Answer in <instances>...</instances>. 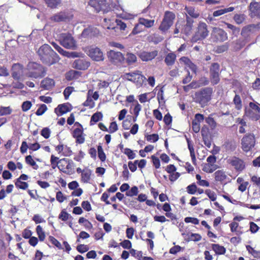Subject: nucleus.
<instances>
[{"mask_svg":"<svg viewBox=\"0 0 260 260\" xmlns=\"http://www.w3.org/2000/svg\"><path fill=\"white\" fill-rule=\"evenodd\" d=\"M37 53L42 62L48 66L56 63L59 59L57 54L53 51L49 45L46 44L41 46L38 49Z\"/></svg>","mask_w":260,"mask_h":260,"instance_id":"f257e3e1","label":"nucleus"},{"mask_svg":"<svg viewBox=\"0 0 260 260\" xmlns=\"http://www.w3.org/2000/svg\"><path fill=\"white\" fill-rule=\"evenodd\" d=\"M28 72L27 76L32 78H42L46 74L44 68L41 64L34 62H29L27 65Z\"/></svg>","mask_w":260,"mask_h":260,"instance_id":"f03ea898","label":"nucleus"},{"mask_svg":"<svg viewBox=\"0 0 260 260\" xmlns=\"http://www.w3.org/2000/svg\"><path fill=\"white\" fill-rule=\"evenodd\" d=\"M213 93V89L211 87H205L196 92L194 94L196 102L199 104H205L211 100Z\"/></svg>","mask_w":260,"mask_h":260,"instance_id":"7ed1b4c3","label":"nucleus"},{"mask_svg":"<svg viewBox=\"0 0 260 260\" xmlns=\"http://www.w3.org/2000/svg\"><path fill=\"white\" fill-rule=\"evenodd\" d=\"M123 78L134 82L138 87L142 86L144 81L146 79V77L142 75V72L138 70L124 74Z\"/></svg>","mask_w":260,"mask_h":260,"instance_id":"20e7f679","label":"nucleus"},{"mask_svg":"<svg viewBox=\"0 0 260 260\" xmlns=\"http://www.w3.org/2000/svg\"><path fill=\"white\" fill-rule=\"evenodd\" d=\"M209 35V31L207 28V25L203 22H199L196 28L194 34L192 37V41L197 42L201 41L207 37Z\"/></svg>","mask_w":260,"mask_h":260,"instance_id":"39448f33","label":"nucleus"},{"mask_svg":"<svg viewBox=\"0 0 260 260\" xmlns=\"http://www.w3.org/2000/svg\"><path fill=\"white\" fill-rule=\"evenodd\" d=\"M258 103L250 102L249 108H245L244 116L252 120L257 121L260 119V108Z\"/></svg>","mask_w":260,"mask_h":260,"instance_id":"423d86ee","label":"nucleus"},{"mask_svg":"<svg viewBox=\"0 0 260 260\" xmlns=\"http://www.w3.org/2000/svg\"><path fill=\"white\" fill-rule=\"evenodd\" d=\"M85 52L94 61H100L104 59L103 51L97 47L93 46L87 47L85 48Z\"/></svg>","mask_w":260,"mask_h":260,"instance_id":"0eeeda50","label":"nucleus"},{"mask_svg":"<svg viewBox=\"0 0 260 260\" xmlns=\"http://www.w3.org/2000/svg\"><path fill=\"white\" fill-rule=\"evenodd\" d=\"M59 39L60 44L64 47L71 49H74L76 48V41L70 34H61Z\"/></svg>","mask_w":260,"mask_h":260,"instance_id":"6e6552de","label":"nucleus"},{"mask_svg":"<svg viewBox=\"0 0 260 260\" xmlns=\"http://www.w3.org/2000/svg\"><path fill=\"white\" fill-rule=\"evenodd\" d=\"M255 140L253 134L245 135L241 140V148L246 152L250 151L255 145Z\"/></svg>","mask_w":260,"mask_h":260,"instance_id":"1a4fd4ad","label":"nucleus"},{"mask_svg":"<svg viewBox=\"0 0 260 260\" xmlns=\"http://www.w3.org/2000/svg\"><path fill=\"white\" fill-rule=\"evenodd\" d=\"M175 18V15L173 12H166L159 29L162 32L167 31L173 25Z\"/></svg>","mask_w":260,"mask_h":260,"instance_id":"9d476101","label":"nucleus"},{"mask_svg":"<svg viewBox=\"0 0 260 260\" xmlns=\"http://www.w3.org/2000/svg\"><path fill=\"white\" fill-rule=\"evenodd\" d=\"M74 167V164L71 159L62 158L58 161V168L64 173L67 174L72 173Z\"/></svg>","mask_w":260,"mask_h":260,"instance_id":"9b49d317","label":"nucleus"},{"mask_svg":"<svg viewBox=\"0 0 260 260\" xmlns=\"http://www.w3.org/2000/svg\"><path fill=\"white\" fill-rule=\"evenodd\" d=\"M178 21L181 26V33L186 36L190 35L192 32L194 20L187 15H186L185 20Z\"/></svg>","mask_w":260,"mask_h":260,"instance_id":"f8f14e48","label":"nucleus"},{"mask_svg":"<svg viewBox=\"0 0 260 260\" xmlns=\"http://www.w3.org/2000/svg\"><path fill=\"white\" fill-rule=\"evenodd\" d=\"M227 162L238 172H241L245 168V163L244 161L236 156L230 157L228 159Z\"/></svg>","mask_w":260,"mask_h":260,"instance_id":"ddd939ff","label":"nucleus"},{"mask_svg":"<svg viewBox=\"0 0 260 260\" xmlns=\"http://www.w3.org/2000/svg\"><path fill=\"white\" fill-rule=\"evenodd\" d=\"M219 65L217 63H213L210 68V79L212 84L215 85L219 83Z\"/></svg>","mask_w":260,"mask_h":260,"instance_id":"4468645a","label":"nucleus"},{"mask_svg":"<svg viewBox=\"0 0 260 260\" xmlns=\"http://www.w3.org/2000/svg\"><path fill=\"white\" fill-rule=\"evenodd\" d=\"M89 5L93 7L96 12L101 11L105 12L108 10L106 0H90Z\"/></svg>","mask_w":260,"mask_h":260,"instance_id":"2eb2a0df","label":"nucleus"},{"mask_svg":"<svg viewBox=\"0 0 260 260\" xmlns=\"http://www.w3.org/2000/svg\"><path fill=\"white\" fill-rule=\"evenodd\" d=\"M211 35L216 41L224 42L228 39L227 33L219 28L214 27Z\"/></svg>","mask_w":260,"mask_h":260,"instance_id":"dca6fc26","label":"nucleus"},{"mask_svg":"<svg viewBox=\"0 0 260 260\" xmlns=\"http://www.w3.org/2000/svg\"><path fill=\"white\" fill-rule=\"evenodd\" d=\"M108 55L110 60L114 64L121 63L125 59L122 53L114 50H110L108 52Z\"/></svg>","mask_w":260,"mask_h":260,"instance_id":"f3484780","label":"nucleus"},{"mask_svg":"<svg viewBox=\"0 0 260 260\" xmlns=\"http://www.w3.org/2000/svg\"><path fill=\"white\" fill-rule=\"evenodd\" d=\"M89 66L90 62L82 57L75 60L72 64L73 68L79 70H85Z\"/></svg>","mask_w":260,"mask_h":260,"instance_id":"a211bd4d","label":"nucleus"},{"mask_svg":"<svg viewBox=\"0 0 260 260\" xmlns=\"http://www.w3.org/2000/svg\"><path fill=\"white\" fill-rule=\"evenodd\" d=\"M248 10L251 18H260V3L255 1L251 2L248 6Z\"/></svg>","mask_w":260,"mask_h":260,"instance_id":"6ab92c4d","label":"nucleus"},{"mask_svg":"<svg viewBox=\"0 0 260 260\" xmlns=\"http://www.w3.org/2000/svg\"><path fill=\"white\" fill-rule=\"evenodd\" d=\"M158 51L156 50L148 52L142 51L138 54V56L143 61L152 60L158 55Z\"/></svg>","mask_w":260,"mask_h":260,"instance_id":"aec40b11","label":"nucleus"},{"mask_svg":"<svg viewBox=\"0 0 260 260\" xmlns=\"http://www.w3.org/2000/svg\"><path fill=\"white\" fill-rule=\"evenodd\" d=\"M70 19L69 14L66 11L59 12L50 17V20L54 22L64 21Z\"/></svg>","mask_w":260,"mask_h":260,"instance_id":"412c9836","label":"nucleus"},{"mask_svg":"<svg viewBox=\"0 0 260 260\" xmlns=\"http://www.w3.org/2000/svg\"><path fill=\"white\" fill-rule=\"evenodd\" d=\"M73 137L76 139V142L78 144H83L85 142V137L83 135V130L81 128H76L73 132Z\"/></svg>","mask_w":260,"mask_h":260,"instance_id":"4be33fe9","label":"nucleus"},{"mask_svg":"<svg viewBox=\"0 0 260 260\" xmlns=\"http://www.w3.org/2000/svg\"><path fill=\"white\" fill-rule=\"evenodd\" d=\"M12 76L16 80H19L23 72V67L19 63H15L12 68Z\"/></svg>","mask_w":260,"mask_h":260,"instance_id":"5701e85b","label":"nucleus"},{"mask_svg":"<svg viewBox=\"0 0 260 260\" xmlns=\"http://www.w3.org/2000/svg\"><path fill=\"white\" fill-rule=\"evenodd\" d=\"M100 33L99 29L93 26H89L83 30L82 37L83 38L92 37L98 35Z\"/></svg>","mask_w":260,"mask_h":260,"instance_id":"b1692460","label":"nucleus"},{"mask_svg":"<svg viewBox=\"0 0 260 260\" xmlns=\"http://www.w3.org/2000/svg\"><path fill=\"white\" fill-rule=\"evenodd\" d=\"M71 105L69 104H63L59 105L54 110L55 113L57 115H62L71 110Z\"/></svg>","mask_w":260,"mask_h":260,"instance_id":"393cba45","label":"nucleus"},{"mask_svg":"<svg viewBox=\"0 0 260 260\" xmlns=\"http://www.w3.org/2000/svg\"><path fill=\"white\" fill-rule=\"evenodd\" d=\"M55 85V82L53 79L46 78L41 82V87L44 89L49 90L52 89Z\"/></svg>","mask_w":260,"mask_h":260,"instance_id":"a878e982","label":"nucleus"},{"mask_svg":"<svg viewBox=\"0 0 260 260\" xmlns=\"http://www.w3.org/2000/svg\"><path fill=\"white\" fill-rule=\"evenodd\" d=\"M254 27V25H248L244 26L242 29L241 32V36L248 41V37L250 35L252 29Z\"/></svg>","mask_w":260,"mask_h":260,"instance_id":"bb28decb","label":"nucleus"},{"mask_svg":"<svg viewBox=\"0 0 260 260\" xmlns=\"http://www.w3.org/2000/svg\"><path fill=\"white\" fill-rule=\"evenodd\" d=\"M202 166V170L207 173H212L218 168L216 164L209 163L203 164Z\"/></svg>","mask_w":260,"mask_h":260,"instance_id":"cd10ccee","label":"nucleus"},{"mask_svg":"<svg viewBox=\"0 0 260 260\" xmlns=\"http://www.w3.org/2000/svg\"><path fill=\"white\" fill-rule=\"evenodd\" d=\"M214 175L215 181L219 182L225 181L227 177L225 172L222 170L216 171Z\"/></svg>","mask_w":260,"mask_h":260,"instance_id":"c85d7f7f","label":"nucleus"},{"mask_svg":"<svg viewBox=\"0 0 260 260\" xmlns=\"http://www.w3.org/2000/svg\"><path fill=\"white\" fill-rule=\"evenodd\" d=\"M176 59V55L174 53H169L165 58V62L168 66H171L174 64Z\"/></svg>","mask_w":260,"mask_h":260,"instance_id":"c756f323","label":"nucleus"},{"mask_svg":"<svg viewBox=\"0 0 260 260\" xmlns=\"http://www.w3.org/2000/svg\"><path fill=\"white\" fill-rule=\"evenodd\" d=\"M235 8L233 7H230L227 8L220 9L217 10H215L213 13V17H218L221 16L225 13H227L228 12H232L234 10Z\"/></svg>","mask_w":260,"mask_h":260,"instance_id":"7c9ffc66","label":"nucleus"},{"mask_svg":"<svg viewBox=\"0 0 260 260\" xmlns=\"http://www.w3.org/2000/svg\"><path fill=\"white\" fill-rule=\"evenodd\" d=\"M185 10L187 15L193 18H197L200 16V13L192 7H185Z\"/></svg>","mask_w":260,"mask_h":260,"instance_id":"2f4dec72","label":"nucleus"},{"mask_svg":"<svg viewBox=\"0 0 260 260\" xmlns=\"http://www.w3.org/2000/svg\"><path fill=\"white\" fill-rule=\"evenodd\" d=\"M247 42V41L244 38L237 40L234 43V50L235 51L240 50L245 46Z\"/></svg>","mask_w":260,"mask_h":260,"instance_id":"473e14b6","label":"nucleus"},{"mask_svg":"<svg viewBox=\"0 0 260 260\" xmlns=\"http://www.w3.org/2000/svg\"><path fill=\"white\" fill-rule=\"evenodd\" d=\"M91 173V171L89 169L83 170L82 174H81V180L84 183L88 182L90 179Z\"/></svg>","mask_w":260,"mask_h":260,"instance_id":"72a5a7b5","label":"nucleus"},{"mask_svg":"<svg viewBox=\"0 0 260 260\" xmlns=\"http://www.w3.org/2000/svg\"><path fill=\"white\" fill-rule=\"evenodd\" d=\"M124 59L127 64L131 65L137 61V58L135 54L132 53H127Z\"/></svg>","mask_w":260,"mask_h":260,"instance_id":"f704fd0d","label":"nucleus"},{"mask_svg":"<svg viewBox=\"0 0 260 260\" xmlns=\"http://www.w3.org/2000/svg\"><path fill=\"white\" fill-rule=\"evenodd\" d=\"M212 248L216 254H223L225 252V248L219 244H212Z\"/></svg>","mask_w":260,"mask_h":260,"instance_id":"c9c22d12","label":"nucleus"},{"mask_svg":"<svg viewBox=\"0 0 260 260\" xmlns=\"http://www.w3.org/2000/svg\"><path fill=\"white\" fill-rule=\"evenodd\" d=\"M139 22L143 26L147 28H150L153 26L154 20H148L143 18H140L139 19Z\"/></svg>","mask_w":260,"mask_h":260,"instance_id":"e433bc0d","label":"nucleus"},{"mask_svg":"<svg viewBox=\"0 0 260 260\" xmlns=\"http://www.w3.org/2000/svg\"><path fill=\"white\" fill-rule=\"evenodd\" d=\"M46 5L52 9L56 8L61 4V0H44Z\"/></svg>","mask_w":260,"mask_h":260,"instance_id":"4c0bfd02","label":"nucleus"},{"mask_svg":"<svg viewBox=\"0 0 260 260\" xmlns=\"http://www.w3.org/2000/svg\"><path fill=\"white\" fill-rule=\"evenodd\" d=\"M233 103L235 105V108L240 110L242 108V100L239 95L236 94L233 99Z\"/></svg>","mask_w":260,"mask_h":260,"instance_id":"58836bf2","label":"nucleus"},{"mask_svg":"<svg viewBox=\"0 0 260 260\" xmlns=\"http://www.w3.org/2000/svg\"><path fill=\"white\" fill-rule=\"evenodd\" d=\"M62 55L69 58H75L82 57L84 54L81 53H78L76 52H69L64 50Z\"/></svg>","mask_w":260,"mask_h":260,"instance_id":"ea45409f","label":"nucleus"},{"mask_svg":"<svg viewBox=\"0 0 260 260\" xmlns=\"http://www.w3.org/2000/svg\"><path fill=\"white\" fill-rule=\"evenodd\" d=\"M233 19L237 24H240L245 21L246 15L244 14H236Z\"/></svg>","mask_w":260,"mask_h":260,"instance_id":"a19ab883","label":"nucleus"},{"mask_svg":"<svg viewBox=\"0 0 260 260\" xmlns=\"http://www.w3.org/2000/svg\"><path fill=\"white\" fill-rule=\"evenodd\" d=\"M25 162L27 164L31 166L32 168L37 170L38 168V165H37L36 162L32 159V156L29 155L25 157Z\"/></svg>","mask_w":260,"mask_h":260,"instance_id":"79ce46f5","label":"nucleus"},{"mask_svg":"<svg viewBox=\"0 0 260 260\" xmlns=\"http://www.w3.org/2000/svg\"><path fill=\"white\" fill-rule=\"evenodd\" d=\"M36 232L38 235L40 241H43L46 237L45 232H44L41 225H38L36 228Z\"/></svg>","mask_w":260,"mask_h":260,"instance_id":"37998d69","label":"nucleus"},{"mask_svg":"<svg viewBox=\"0 0 260 260\" xmlns=\"http://www.w3.org/2000/svg\"><path fill=\"white\" fill-rule=\"evenodd\" d=\"M117 26L113 27L112 28L113 29H120L121 30H124L126 27V25L125 23L122 22L121 20L116 19L115 20Z\"/></svg>","mask_w":260,"mask_h":260,"instance_id":"c03bdc74","label":"nucleus"},{"mask_svg":"<svg viewBox=\"0 0 260 260\" xmlns=\"http://www.w3.org/2000/svg\"><path fill=\"white\" fill-rule=\"evenodd\" d=\"M139 192V189L138 187L134 186L132 187L130 190H128L126 192V195L128 197H133L137 196Z\"/></svg>","mask_w":260,"mask_h":260,"instance_id":"a18cd8bd","label":"nucleus"},{"mask_svg":"<svg viewBox=\"0 0 260 260\" xmlns=\"http://www.w3.org/2000/svg\"><path fill=\"white\" fill-rule=\"evenodd\" d=\"M98 156L100 159L102 161H105L106 158V156L105 153L104 152L103 148L102 146L99 145L98 146Z\"/></svg>","mask_w":260,"mask_h":260,"instance_id":"49530a36","label":"nucleus"},{"mask_svg":"<svg viewBox=\"0 0 260 260\" xmlns=\"http://www.w3.org/2000/svg\"><path fill=\"white\" fill-rule=\"evenodd\" d=\"M129 253L132 256L137 258L139 260H142V253L141 251H137L134 249H132L129 251Z\"/></svg>","mask_w":260,"mask_h":260,"instance_id":"de8ad7c7","label":"nucleus"},{"mask_svg":"<svg viewBox=\"0 0 260 260\" xmlns=\"http://www.w3.org/2000/svg\"><path fill=\"white\" fill-rule=\"evenodd\" d=\"M196 179L198 180V183L202 186L208 187L209 186V183L205 180L201 179V176L199 174H197L196 176Z\"/></svg>","mask_w":260,"mask_h":260,"instance_id":"09e8293b","label":"nucleus"},{"mask_svg":"<svg viewBox=\"0 0 260 260\" xmlns=\"http://www.w3.org/2000/svg\"><path fill=\"white\" fill-rule=\"evenodd\" d=\"M144 30V27L140 24V23L139 22V23L136 24L131 34L133 35H136L138 34Z\"/></svg>","mask_w":260,"mask_h":260,"instance_id":"8fccbe9b","label":"nucleus"},{"mask_svg":"<svg viewBox=\"0 0 260 260\" xmlns=\"http://www.w3.org/2000/svg\"><path fill=\"white\" fill-rule=\"evenodd\" d=\"M15 185L17 188L23 190L26 189L28 186V185L26 182H23L17 179L15 182Z\"/></svg>","mask_w":260,"mask_h":260,"instance_id":"3c124183","label":"nucleus"},{"mask_svg":"<svg viewBox=\"0 0 260 260\" xmlns=\"http://www.w3.org/2000/svg\"><path fill=\"white\" fill-rule=\"evenodd\" d=\"M69 217L71 218L72 216L64 210H62L58 216L59 219L63 221H67Z\"/></svg>","mask_w":260,"mask_h":260,"instance_id":"603ef678","label":"nucleus"},{"mask_svg":"<svg viewBox=\"0 0 260 260\" xmlns=\"http://www.w3.org/2000/svg\"><path fill=\"white\" fill-rule=\"evenodd\" d=\"M123 153L126 154L128 158L130 159L135 158L136 155L133 151L127 148L124 149Z\"/></svg>","mask_w":260,"mask_h":260,"instance_id":"864d4df0","label":"nucleus"},{"mask_svg":"<svg viewBox=\"0 0 260 260\" xmlns=\"http://www.w3.org/2000/svg\"><path fill=\"white\" fill-rule=\"evenodd\" d=\"M186 189H187V192L189 194H194L197 190V187L194 183H192V184L188 185Z\"/></svg>","mask_w":260,"mask_h":260,"instance_id":"5fc2aeb1","label":"nucleus"},{"mask_svg":"<svg viewBox=\"0 0 260 260\" xmlns=\"http://www.w3.org/2000/svg\"><path fill=\"white\" fill-rule=\"evenodd\" d=\"M206 122L208 123L211 129H214L216 126V123L214 119L211 117H208L205 119Z\"/></svg>","mask_w":260,"mask_h":260,"instance_id":"6e6d98bb","label":"nucleus"},{"mask_svg":"<svg viewBox=\"0 0 260 260\" xmlns=\"http://www.w3.org/2000/svg\"><path fill=\"white\" fill-rule=\"evenodd\" d=\"M47 110V107L46 105L42 104L40 107L38 109L36 112V114L38 116L43 115Z\"/></svg>","mask_w":260,"mask_h":260,"instance_id":"4d7b16f0","label":"nucleus"},{"mask_svg":"<svg viewBox=\"0 0 260 260\" xmlns=\"http://www.w3.org/2000/svg\"><path fill=\"white\" fill-rule=\"evenodd\" d=\"M147 141L151 142H156L158 140V135L157 134L148 135L146 136Z\"/></svg>","mask_w":260,"mask_h":260,"instance_id":"13d9d810","label":"nucleus"},{"mask_svg":"<svg viewBox=\"0 0 260 260\" xmlns=\"http://www.w3.org/2000/svg\"><path fill=\"white\" fill-rule=\"evenodd\" d=\"M103 117L102 114L100 112L94 113L91 118L90 123L92 121L96 122L102 119Z\"/></svg>","mask_w":260,"mask_h":260,"instance_id":"bf43d9fd","label":"nucleus"},{"mask_svg":"<svg viewBox=\"0 0 260 260\" xmlns=\"http://www.w3.org/2000/svg\"><path fill=\"white\" fill-rule=\"evenodd\" d=\"M31 106L32 104L30 101L24 102L21 106L22 110L24 112H26L31 108Z\"/></svg>","mask_w":260,"mask_h":260,"instance_id":"052dcab7","label":"nucleus"},{"mask_svg":"<svg viewBox=\"0 0 260 260\" xmlns=\"http://www.w3.org/2000/svg\"><path fill=\"white\" fill-rule=\"evenodd\" d=\"M74 91V88L73 87L69 86L65 88L63 91V94L66 100L68 99L70 95Z\"/></svg>","mask_w":260,"mask_h":260,"instance_id":"680f3d73","label":"nucleus"},{"mask_svg":"<svg viewBox=\"0 0 260 260\" xmlns=\"http://www.w3.org/2000/svg\"><path fill=\"white\" fill-rule=\"evenodd\" d=\"M225 24L227 26V27L230 29H231L233 31V34L237 35L240 32V28L235 26V25L226 23Z\"/></svg>","mask_w":260,"mask_h":260,"instance_id":"e2e57ef3","label":"nucleus"},{"mask_svg":"<svg viewBox=\"0 0 260 260\" xmlns=\"http://www.w3.org/2000/svg\"><path fill=\"white\" fill-rule=\"evenodd\" d=\"M51 134L50 129L48 127H45L42 129L41 132V135L45 139L49 138Z\"/></svg>","mask_w":260,"mask_h":260,"instance_id":"0e129e2a","label":"nucleus"},{"mask_svg":"<svg viewBox=\"0 0 260 260\" xmlns=\"http://www.w3.org/2000/svg\"><path fill=\"white\" fill-rule=\"evenodd\" d=\"M12 112V110L9 107H2L0 109V115H6L10 114Z\"/></svg>","mask_w":260,"mask_h":260,"instance_id":"69168bd1","label":"nucleus"},{"mask_svg":"<svg viewBox=\"0 0 260 260\" xmlns=\"http://www.w3.org/2000/svg\"><path fill=\"white\" fill-rule=\"evenodd\" d=\"M89 249V248L87 245H85L84 244H80L77 246V250L80 253H83L86 251H87Z\"/></svg>","mask_w":260,"mask_h":260,"instance_id":"338daca9","label":"nucleus"},{"mask_svg":"<svg viewBox=\"0 0 260 260\" xmlns=\"http://www.w3.org/2000/svg\"><path fill=\"white\" fill-rule=\"evenodd\" d=\"M56 198L57 201H58L59 203H62L67 199L66 197L64 196L62 192L60 191L57 192Z\"/></svg>","mask_w":260,"mask_h":260,"instance_id":"774afa93","label":"nucleus"}]
</instances>
